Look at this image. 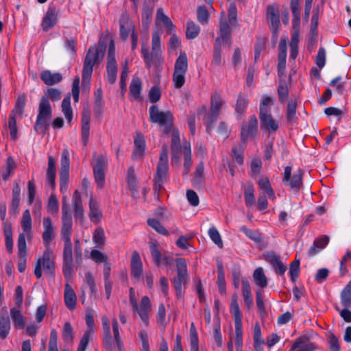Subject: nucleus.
<instances>
[{"label":"nucleus","mask_w":351,"mask_h":351,"mask_svg":"<svg viewBox=\"0 0 351 351\" xmlns=\"http://www.w3.org/2000/svg\"><path fill=\"white\" fill-rule=\"evenodd\" d=\"M263 258L272 266L276 274L282 276L287 271V267L280 260V255L274 251L266 252L263 254Z\"/></svg>","instance_id":"nucleus-14"},{"label":"nucleus","mask_w":351,"mask_h":351,"mask_svg":"<svg viewBox=\"0 0 351 351\" xmlns=\"http://www.w3.org/2000/svg\"><path fill=\"white\" fill-rule=\"evenodd\" d=\"M106 46H91L87 51L84 60L82 86L83 88L89 90L90 79L94 65L99 64L103 60L105 54Z\"/></svg>","instance_id":"nucleus-3"},{"label":"nucleus","mask_w":351,"mask_h":351,"mask_svg":"<svg viewBox=\"0 0 351 351\" xmlns=\"http://www.w3.org/2000/svg\"><path fill=\"white\" fill-rule=\"evenodd\" d=\"M279 53L278 56V75H283L286 68L287 58V39L281 38L279 45Z\"/></svg>","instance_id":"nucleus-21"},{"label":"nucleus","mask_w":351,"mask_h":351,"mask_svg":"<svg viewBox=\"0 0 351 351\" xmlns=\"http://www.w3.org/2000/svg\"><path fill=\"white\" fill-rule=\"evenodd\" d=\"M85 281L87 285L89 287L90 290V297L96 298L97 297V292L96 285L95 283L94 278L90 271H88L85 274Z\"/></svg>","instance_id":"nucleus-62"},{"label":"nucleus","mask_w":351,"mask_h":351,"mask_svg":"<svg viewBox=\"0 0 351 351\" xmlns=\"http://www.w3.org/2000/svg\"><path fill=\"white\" fill-rule=\"evenodd\" d=\"M40 79L45 84L51 86L61 82L62 76L60 73H51L49 70H45L41 73Z\"/></svg>","instance_id":"nucleus-30"},{"label":"nucleus","mask_w":351,"mask_h":351,"mask_svg":"<svg viewBox=\"0 0 351 351\" xmlns=\"http://www.w3.org/2000/svg\"><path fill=\"white\" fill-rule=\"evenodd\" d=\"M341 302L345 308L351 306V280L346 285L341 293Z\"/></svg>","instance_id":"nucleus-44"},{"label":"nucleus","mask_w":351,"mask_h":351,"mask_svg":"<svg viewBox=\"0 0 351 351\" xmlns=\"http://www.w3.org/2000/svg\"><path fill=\"white\" fill-rule=\"evenodd\" d=\"M241 230L250 239L253 240L256 243H259L262 240V237L261 233L257 230H252L248 229L245 226H242L241 228Z\"/></svg>","instance_id":"nucleus-64"},{"label":"nucleus","mask_w":351,"mask_h":351,"mask_svg":"<svg viewBox=\"0 0 351 351\" xmlns=\"http://www.w3.org/2000/svg\"><path fill=\"white\" fill-rule=\"evenodd\" d=\"M10 329V321L9 316L5 315V316L0 317V338L4 339L7 337L9 334Z\"/></svg>","instance_id":"nucleus-45"},{"label":"nucleus","mask_w":351,"mask_h":351,"mask_svg":"<svg viewBox=\"0 0 351 351\" xmlns=\"http://www.w3.org/2000/svg\"><path fill=\"white\" fill-rule=\"evenodd\" d=\"M93 240L97 247H101L106 241L105 232L101 227L96 228L93 232Z\"/></svg>","instance_id":"nucleus-51"},{"label":"nucleus","mask_w":351,"mask_h":351,"mask_svg":"<svg viewBox=\"0 0 351 351\" xmlns=\"http://www.w3.org/2000/svg\"><path fill=\"white\" fill-rule=\"evenodd\" d=\"M300 262L299 259H295L289 265V274L291 280L295 282L299 276Z\"/></svg>","instance_id":"nucleus-58"},{"label":"nucleus","mask_w":351,"mask_h":351,"mask_svg":"<svg viewBox=\"0 0 351 351\" xmlns=\"http://www.w3.org/2000/svg\"><path fill=\"white\" fill-rule=\"evenodd\" d=\"M127 180L130 187V189L132 192V196H134L137 194V185L136 182V176L134 173V169L133 167H130L128 170L127 175Z\"/></svg>","instance_id":"nucleus-48"},{"label":"nucleus","mask_w":351,"mask_h":351,"mask_svg":"<svg viewBox=\"0 0 351 351\" xmlns=\"http://www.w3.org/2000/svg\"><path fill=\"white\" fill-rule=\"evenodd\" d=\"M107 80L110 84H113L117 80V63L107 62Z\"/></svg>","instance_id":"nucleus-55"},{"label":"nucleus","mask_w":351,"mask_h":351,"mask_svg":"<svg viewBox=\"0 0 351 351\" xmlns=\"http://www.w3.org/2000/svg\"><path fill=\"white\" fill-rule=\"evenodd\" d=\"M119 23L120 37L122 40H127L129 37L130 32H131L132 49L134 50L137 47L138 34L134 24L126 12H124L121 14Z\"/></svg>","instance_id":"nucleus-9"},{"label":"nucleus","mask_w":351,"mask_h":351,"mask_svg":"<svg viewBox=\"0 0 351 351\" xmlns=\"http://www.w3.org/2000/svg\"><path fill=\"white\" fill-rule=\"evenodd\" d=\"M26 97L24 95H20L18 97L14 109L11 111V113L22 116L24 112V108L25 106Z\"/></svg>","instance_id":"nucleus-56"},{"label":"nucleus","mask_w":351,"mask_h":351,"mask_svg":"<svg viewBox=\"0 0 351 351\" xmlns=\"http://www.w3.org/2000/svg\"><path fill=\"white\" fill-rule=\"evenodd\" d=\"M16 168V164L12 157L9 156L5 161V165L0 170V174L4 181L9 179L11 173Z\"/></svg>","instance_id":"nucleus-35"},{"label":"nucleus","mask_w":351,"mask_h":351,"mask_svg":"<svg viewBox=\"0 0 351 351\" xmlns=\"http://www.w3.org/2000/svg\"><path fill=\"white\" fill-rule=\"evenodd\" d=\"M200 27L193 21H189L186 23V37L187 39H195L199 34Z\"/></svg>","instance_id":"nucleus-46"},{"label":"nucleus","mask_w":351,"mask_h":351,"mask_svg":"<svg viewBox=\"0 0 351 351\" xmlns=\"http://www.w3.org/2000/svg\"><path fill=\"white\" fill-rule=\"evenodd\" d=\"M258 134V119L254 114L247 123L243 124L241 128V141L245 143L249 138H254Z\"/></svg>","instance_id":"nucleus-11"},{"label":"nucleus","mask_w":351,"mask_h":351,"mask_svg":"<svg viewBox=\"0 0 351 351\" xmlns=\"http://www.w3.org/2000/svg\"><path fill=\"white\" fill-rule=\"evenodd\" d=\"M148 225L157 231L158 233L162 235H168L169 232L167 229L163 226V225L156 219H149L147 220Z\"/></svg>","instance_id":"nucleus-60"},{"label":"nucleus","mask_w":351,"mask_h":351,"mask_svg":"<svg viewBox=\"0 0 351 351\" xmlns=\"http://www.w3.org/2000/svg\"><path fill=\"white\" fill-rule=\"evenodd\" d=\"M62 111L64 114V117L67 122L71 124L73 118V110L71 106V96L70 94H67L62 101Z\"/></svg>","instance_id":"nucleus-39"},{"label":"nucleus","mask_w":351,"mask_h":351,"mask_svg":"<svg viewBox=\"0 0 351 351\" xmlns=\"http://www.w3.org/2000/svg\"><path fill=\"white\" fill-rule=\"evenodd\" d=\"M191 351H199V340L197 330L193 322L190 327Z\"/></svg>","instance_id":"nucleus-49"},{"label":"nucleus","mask_w":351,"mask_h":351,"mask_svg":"<svg viewBox=\"0 0 351 351\" xmlns=\"http://www.w3.org/2000/svg\"><path fill=\"white\" fill-rule=\"evenodd\" d=\"M151 256L154 264L159 267L161 265H171L173 263V258L167 254H162L160 247L156 242L149 243Z\"/></svg>","instance_id":"nucleus-12"},{"label":"nucleus","mask_w":351,"mask_h":351,"mask_svg":"<svg viewBox=\"0 0 351 351\" xmlns=\"http://www.w3.org/2000/svg\"><path fill=\"white\" fill-rule=\"evenodd\" d=\"M11 317L15 328L22 329L25 327V317L19 310L13 308L10 310Z\"/></svg>","instance_id":"nucleus-43"},{"label":"nucleus","mask_w":351,"mask_h":351,"mask_svg":"<svg viewBox=\"0 0 351 351\" xmlns=\"http://www.w3.org/2000/svg\"><path fill=\"white\" fill-rule=\"evenodd\" d=\"M265 343L261 335L260 325L256 323L254 329V347L256 351H263V346Z\"/></svg>","instance_id":"nucleus-42"},{"label":"nucleus","mask_w":351,"mask_h":351,"mask_svg":"<svg viewBox=\"0 0 351 351\" xmlns=\"http://www.w3.org/2000/svg\"><path fill=\"white\" fill-rule=\"evenodd\" d=\"M197 21L202 25H206L208 23L209 14L204 5L199 6L197 8Z\"/></svg>","instance_id":"nucleus-59"},{"label":"nucleus","mask_w":351,"mask_h":351,"mask_svg":"<svg viewBox=\"0 0 351 351\" xmlns=\"http://www.w3.org/2000/svg\"><path fill=\"white\" fill-rule=\"evenodd\" d=\"M49 99L53 101H59L61 99V92L56 88H50L40 99L34 129L36 132L43 134H46L49 130L52 117V108Z\"/></svg>","instance_id":"nucleus-2"},{"label":"nucleus","mask_w":351,"mask_h":351,"mask_svg":"<svg viewBox=\"0 0 351 351\" xmlns=\"http://www.w3.org/2000/svg\"><path fill=\"white\" fill-rule=\"evenodd\" d=\"M72 204L75 220L78 219L82 221L84 218V208L82 206L81 195L77 190H75L73 193L72 197Z\"/></svg>","instance_id":"nucleus-25"},{"label":"nucleus","mask_w":351,"mask_h":351,"mask_svg":"<svg viewBox=\"0 0 351 351\" xmlns=\"http://www.w3.org/2000/svg\"><path fill=\"white\" fill-rule=\"evenodd\" d=\"M107 159L106 156L101 154L96 159V162L93 163L94 178L99 188H102L105 182L104 169L107 165Z\"/></svg>","instance_id":"nucleus-13"},{"label":"nucleus","mask_w":351,"mask_h":351,"mask_svg":"<svg viewBox=\"0 0 351 351\" xmlns=\"http://www.w3.org/2000/svg\"><path fill=\"white\" fill-rule=\"evenodd\" d=\"M61 167L59 173H69L70 160L67 149H63L61 154Z\"/></svg>","instance_id":"nucleus-52"},{"label":"nucleus","mask_w":351,"mask_h":351,"mask_svg":"<svg viewBox=\"0 0 351 351\" xmlns=\"http://www.w3.org/2000/svg\"><path fill=\"white\" fill-rule=\"evenodd\" d=\"M62 228L61 235L64 240V250L62 258V272L65 279L69 281L73 272V258L71 235L72 232V216L69 205L64 197L62 204Z\"/></svg>","instance_id":"nucleus-1"},{"label":"nucleus","mask_w":351,"mask_h":351,"mask_svg":"<svg viewBox=\"0 0 351 351\" xmlns=\"http://www.w3.org/2000/svg\"><path fill=\"white\" fill-rule=\"evenodd\" d=\"M64 299L65 305L69 309L73 310L75 308L77 300L76 295L69 283L65 285Z\"/></svg>","instance_id":"nucleus-28"},{"label":"nucleus","mask_w":351,"mask_h":351,"mask_svg":"<svg viewBox=\"0 0 351 351\" xmlns=\"http://www.w3.org/2000/svg\"><path fill=\"white\" fill-rule=\"evenodd\" d=\"M329 237L322 235L315 239L313 245L309 248L308 255L313 256L316 255L320 250L326 247L329 242Z\"/></svg>","instance_id":"nucleus-26"},{"label":"nucleus","mask_w":351,"mask_h":351,"mask_svg":"<svg viewBox=\"0 0 351 351\" xmlns=\"http://www.w3.org/2000/svg\"><path fill=\"white\" fill-rule=\"evenodd\" d=\"M142 82L139 77H133L130 85V95L136 100H141Z\"/></svg>","instance_id":"nucleus-38"},{"label":"nucleus","mask_w":351,"mask_h":351,"mask_svg":"<svg viewBox=\"0 0 351 351\" xmlns=\"http://www.w3.org/2000/svg\"><path fill=\"white\" fill-rule=\"evenodd\" d=\"M219 36L215 40L213 63L219 66L222 64V43L231 44V29L228 22L221 17L219 21Z\"/></svg>","instance_id":"nucleus-5"},{"label":"nucleus","mask_w":351,"mask_h":351,"mask_svg":"<svg viewBox=\"0 0 351 351\" xmlns=\"http://www.w3.org/2000/svg\"><path fill=\"white\" fill-rule=\"evenodd\" d=\"M149 121L162 128L165 134H169L173 127V116L171 111H160L157 105H152L149 109Z\"/></svg>","instance_id":"nucleus-6"},{"label":"nucleus","mask_w":351,"mask_h":351,"mask_svg":"<svg viewBox=\"0 0 351 351\" xmlns=\"http://www.w3.org/2000/svg\"><path fill=\"white\" fill-rule=\"evenodd\" d=\"M297 101L295 99H290L288 101L286 111V119L287 121L291 124L297 122L298 117L296 116Z\"/></svg>","instance_id":"nucleus-36"},{"label":"nucleus","mask_w":351,"mask_h":351,"mask_svg":"<svg viewBox=\"0 0 351 351\" xmlns=\"http://www.w3.org/2000/svg\"><path fill=\"white\" fill-rule=\"evenodd\" d=\"M291 170L292 168L290 166L285 167L282 177V182L285 185L289 186L290 189L295 193H298L302 184L303 171L300 169H298V172L291 177Z\"/></svg>","instance_id":"nucleus-10"},{"label":"nucleus","mask_w":351,"mask_h":351,"mask_svg":"<svg viewBox=\"0 0 351 351\" xmlns=\"http://www.w3.org/2000/svg\"><path fill=\"white\" fill-rule=\"evenodd\" d=\"M43 227L44 232L42 235L43 243L46 248H50V243L54 237V228L51 219L49 217L43 219Z\"/></svg>","instance_id":"nucleus-23"},{"label":"nucleus","mask_w":351,"mask_h":351,"mask_svg":"<svg viewBox=\"0 0 351 351\" xmlns=\"http://www.w3.org/2000/svg\"><path fill=\"white\" fill-rule=\"evenodd\" d=\"M42 267L46 274L53 276L55 273L54 254L51 248H46L41 258H38L35 269L34 275L39 279L42 276Z\"/></svg>","instance_id":"nucleus-8"},{"label":"nucleus","mask_w":351,"mask_h":351,"mask_svg":"<svg viewBox=\"0 0 351 351\" xmlns=\"http://www.w3.org/2000/svg\"><path fill=\"white\" fill-rule=\"evenodd\" d=\"M143 272V263L140 255L136 251H134L131 258V276L138 280Z\"/></svg>","instance_id":"nucleus-24"},{"label":"nucleus","mask_w":351,"mask_h":351,"mask_svg":"<svg viewBox=\"0 0 351 351\" xmlns=\"http://www.w3.org/2000/svg\"><path fill=\"white\" fill-rule=\"evenodd\" d=\"M60 12L55 5H50L41 23V27L43 31L47 32L54 27L58 21Z\"/></svg>","instance_id":"nucleus-15"},{"label":"nucleus","mask_w":351,"mask_h":351,"mask_svg":"<svg viewBox=\"0 0 351 351\" xmlns=\"http://www.w3.org/2000/svg\"><path fill=\"white\" fill-rule=\"evenodd\" d=\"M248 106V99L246 96H243L240 93L238 96L235 111L237 114L243 115Z\"/></svg>","instance_id":"nucleus-50"},{"label":"nucleus","mask_w":351,"mask_h":351,"mask_svg":"<svg viewBox=\"0 0 351 351\" xmlns=\"http://www.w3.org/2000/svg\"><path fill=\"white\" fill-rule=\"evenodd\" d=\"M188 70V59L185 52L180 53L174 65V72L186 73Z\"/></svg>","instance_id":"nucleus-37"},{"label":"nucleus","mask_w":351,"mask_h":351,"mask_svg":"<svg viewBox=\"0 0 351 351\" xmlns=\"http://www.w3.org/2000/svg\"><path fill=\"white\" fill-rule=\"evenodd\" d=\"M104 100L103 96V90L101 88H97L94 92V114L95 117H99L104 111Z\"/></svg>","instance_id":"nucleus-27"},{"label":"nucleus","mask_w":351,"mask_h":351,"mask_svg":"<svg viewBox=\"0 0 351 351\" xmlns=\"http://www.w3.org/2000/svg\"><path fill=\"white\" fill-rule=\"evenodd\" d=\"M56 163L55 160L51 156H48V167L47 169L46 176L47 181L52 189L56 188Z\"/></svg>","instance_id":"nucleus-29"},{"label":"nucleus","mask_w":351,"mask_h":351,"mask_svg":"<svg viewBox=\"0 0 351 351\" xmlns=\"http://www.w3.org/2000/svg\"><path fill=\"white\" fill-rule=\"evenodd\" d=\"M235 337L234 343L237 351H242L243 349V329L241 324H234Z\"/></svg>","instance_id":"nucleus-57"},{"label":"nucleus","mask_w":351,"mask_h":351,"mask_svg":"<svg viewBox=\"0 0 351 351\" xmlns=\"http://www.w3.org/2000/svg\"><path fill=\"white\" fill-rule=\"evenodd\" d=\"M160 52V37L158 32L152 34V56H157Z\"/></svg>","instance_id":"nucleus-61"},{"label":"nucleus","mask_w":351,"mask_h":351,"mask_svg":"<svg viewBox=\"0 0 351 351\" xmlns=\"http://www.w3.org/2000/svg\"><path fill=\"white\" fill-rule=\"evenodd\" d=\"M152 306L149 298L147 296H143L138 306L137 309H134L140 316L141 319L146 326L149 325V313L151 311Z\"/></svg>","instance_id":"nucleus-20"},{"label":"nucleus","mask_w":351,"mask_h":351,"mask_svg":"<svg viewBox=\"0 0 351 351\" xmlns=\"http://www.w3.org/2000/svg\"><path fill=\"white\" fill-rule=\"evenodd\" d=\"M18 256L20 261L18 263V269L20 272H24L26 269V256H27V246L25 241V235L24 233H21L18 238Z\"/></svg>","instance_id":"nucleus-18"},{"label":"nucleus","mask_w":351,"mask_h":351,"mask_svg":"<svg viewBox=\"0 0 351 351\" xmlns=\"http://www.w3.org/2000/svg\"><path fill=\"white\" fill-rule=\"evenodd\" d=\"M219 113L210 110V112L205 117L204 121L206 125V130L210 132L213 128L214 123L217 121Z\"/></svg>","instance_id":"nucleus-63"},{"label":"nucleus","mask_w":351,"mask_h":351,"mask_svg":"<svg viewBox=\"0 0 351 351\" xmlns=\"http://www.w3.org/2000/svg\"><path fill=\"white\" fill-rule=\"evenodd\" d=\"M261 128L268 132H275L278 129V123L274 119L270 112H263V110L259 114Z\"/></svg>","instance_id":"nucleus-17"},{"label":"nucleus","mask_w":351,"mask_h":351,"mask_svg":"<svg viewBox=\"0 0 351 351\" xmlns=\"http://www.w3.org/2000/svg\"><path fill=\"white\" fill-rule=\"evenodd\" d=\"M267 14L270 23L271 32L277 37L280 26L279 10L274 5H269L267 7Z\"/></svg>","instance_id":"nucleus-19"},{"label":"nucleus","mask_w":351,"mask_h":351,"mask_svg":"<svg viewBox=\"0 0 351 351\" xmlns=\"http://www.w3.org/2000/svg\"><path fill=\"white\" fill-rule=\"evenodd\" d=\"M169 169L168 160V151L166 145H163L159 157V161L156 167V171L154 176V191L158 193L162 189V185L169 180Z\"/></svg>","instance_id":"nucleus-4"},{"label":"nucleus","mask_w":351,"mask_h":351,"mask_svg":"<svg viewBox=\"0 0 351 351\" xmlns=\"http://www.w3.org/2000/svg\"><path fill=\"white\" fill-rule=\"evenodd\" d=\"M177 276L173 279V287L178 298L182 297V286L186 285L189 280V275L185 259L178 258L176 259Z\"/></svg>","instance_id":"nucleus-7"},{"label":"nucleus","mask_w":351,"mask_h":351,"mask_svg":"<svg viewBox=\"0 0 351 351\" xmlns=\"http://www.w3.org/2000/svg\"><path fill=\"white\" fill-rule=\"evenodd\" d=\"M242 295L245 304L250 309L253 305V298L250 284L246 278L242 280Z\"/></svg>","instance_id":"nucleus-33"},{"label":"nucleus","mask_w":351,"mask_h":351,"mask_svg":"<svg viewBox=\"0 0 351 351\" xmlns=\"http://www.w3.org/2000/svg\"><path fill=\"white\" fill-rule=\"evenodd\" d=\"M254 189L253 184L250 183L248 185L245 186L244 188V196L245 205L247 207L252 206L255 202L254 197Z\"/></svg>","instance_id":"nucleus-47"},{"label":"nucleus","mask_w":351,"mask_h":351,"mask_svg":"<svg viewBox=\"0 0 351 351\" xmlns=\"http://www.w3.org/2000/svg\"><path fill=\"white\" fill-rule=\"evenodd\" d=\"M205 182L204 165L202 162H199L195 167L193 178V184L195 187L201 188Z\"/></svg>","instance_id":"nucleus-32"},{"label":"nucleus","mask_w":351,"mask_h":351,"mask_svg":"<svg viewBox=\"0 0 351 351\" xmlns=\"http://www.w3.org/2000/svg\"><path fill=\"white\" fill-rule=\"evenodd\" d=\"M134 143V149L133 151L132 157L134 158L142 157L145 149V141L144 136L141 133H136Z\"/></svg>","instance_id":"nucleus-31"},{"label":"nucleus","mask_w":351,"mask_h":351,"mask_svg":"<svg viewBox=\"0 0 351 351\" xmlns=\"http://www.w3.org/2000/svg\"><path fill=\"white\" fill-rule=\"evenodd\" d=\"M89 217L92 222L97 223L100 221L102 213L99 209L98 204L91 196L89 200Z\"/></svg>","instance_id":"nucleus-34"},{"label":"nucleus","mask_w":351,"mask_h":351,"mask_svg":"<svg viewBox=\"0 0 351 351\" xmlns=\"http://www.w3.org/2000/svg\"><path fill=\"white\" fill-rule=\"evenodd\" d=\"M21 228L23 232L28 234L32 230V218L28 210H25L22 216Z\"/></svg>","instance_id":"nucleus-54"},{"label":"nucleus","mask_w":351,"mask_h":351,"mask_svg":"<svg viewBox=\"0 0 351 351\" xmlns=\"http://www.w3.org/2000/svg\"><path fill=\"white\" fill-rule=\"evenodd\" d=\"M86 323L88 329L84 333L83 337L80 339V344L77 351H85L89 342L90 335L93 332V327L95 326L94 316L91 311H87L86 314Z\"/></svg>","instance_id":"nucleus-16"},{"label":"nucleus","mask_w":351,"mask_h":351,"mask_svg":"<svg viewBox=\"0 0 351 351\" xmlns=\"http://www.w3.org/2000/svg\"><path fill=\"white\" fill-rule=\"evenodd\" d=\"M20 193L21 188L18 183H15L14 186L12 189V209L14 212L17 213L19 211V206L20 202Z\"/></svg>","instance_id":"nucleus-53"},{"label":"nucleus","mask_w":351,"mask_h":351,"mask_svg":"<svg viewBox=\"0 0 351 351\" xmlns=\"http://www.w3.org/2000/svg\"><path fill=\"white\" fill-rule=\"evenodd\" d=\"M253 279L255 284L261 288H265L268 285L267 277L262 267H258L254 270Z\"/></svg>","instance_id":"nucleus-40"},{"label":"nucleus","mask_w":351,"mask_h":351,"mask_svg":"<svg viewBox=\"0 0 351 351\" xmlns=\"http://www.w3.org/2000/svg\"><path fill=\"white\" fill-rule=\"evenodd\" d=\"M90 112L88 108H84L82 114V140L83 145H87L90 130Z\"/></svg>","instance_id":"nucleus-22"},{"label":"nucleus","mask_w":351,"mask_h":351,"mask_svg":"<svg viewBox=\"0 0 351 351\" xmlns=\"http://www.w3.org/2000/svg\"><path fill=\"white\" fill-rule=\"evenodd\" d=\"M258 184L261 189L265 191L269 198L274 199L276 198L275 193L271 186L269 180L267 177H262L258 181Z\"/></svg>","instance_id":"nucleus-41"}]
</instances>
